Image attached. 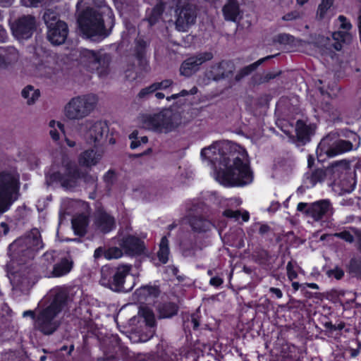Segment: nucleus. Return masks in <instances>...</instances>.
<instances>
[{
  "label": "nucleus",
  "mask_w": 361,
  "mask_h": 361,
  "mask_svg": "<svg viewBox=\"0 0 361 361\" xmlns=\"http://www.w3.org/2000/svg\"><path fill=\"white\" fill-rule=\"evenodd\" d=\"M325 177V171L317 168L307 171L304 174L302 183L305 187L310 189L314 187L317 183L323 181Z\"/></svg>",
  "instance_id": "nucleus-26"
},
{
  "label": "nucleus",
  "mask_w": 361,
  "mask_h": 361,
  "mask_svg": "<svg viewBox=\"0 0 361 361\" xmlns=\"http://www.w3.org/2000/svg\"><path fill=\"white\" fill-rule=\"evenodd\" d=\"M256 230H257L258 233L261 236H264L271 231V228L267 224L256 222L247 231L248 235H250L251 232H255Z\"/></svg>",
  "instance_id": "nucleus-41"
},
{
  "label": "nucleus",
  "mask_w": 361,
  "mask_h": 361,
  "mask_svg": "<svg viewBox=\"0 0 361 361\" xmlns=\"http://www.w3.org/2000/svg\"><path fill=\"white\" fill-rule=\"evenodd\" d=\"M8 39V34L6 29L0 25V42H4Z\"/></svg>",
  "instance_id": "nucleus-63"
},
{
  "label": "nucleus",
  "mask_w": 361,
  "mask_h": 361,
  "mask_svg": "<svg viewBox=\"0 0 361 361\" xmlns=\"http://www.w3.org/2000/svg\"><path fill=\"white\" fill-rule=\"evenodd\" d=\"M189 94V92L186 90H181L178 94H173L170 97H167V100H170L171 99H176L180 97H185Z\"/></svg>",
  "instance_id": "nucleus-61"
},
{
  "label": "nucleus",
  "mask_w": 361,
  "mask_h": 361,
  "mask_svg": "<svg viewBox=\"0 0 361 361\" xmlns=\"http://www.w3.org/2000/svg\"><path fill=\"white\" fill-rule=\"evenodd\" d=\"M161 293L159 286L147 284L137 288L135 294L139 302L142 303L151 304L154 302Z\"/></svg>",
  "instance_id": "nucleus-22"
},
{
  "label": "nucleus",
  "mask_w": 361,
  "mask_h": 361,
  "mask_svg": "<svg viewBox=\"0 0 361 361\" xmlns=\"http://www.w3.org/2000/svg\"><path fill=\"white\" fill-rule=\"evenodd\" d=\"M356 186V180L352 177L343 178L341 180V189L344 193L352 192Z\"/></svg>",
  "instance_id": "nucleus-42"
},
{
  "label": "nucleus",
  "mask_w": 361,
  "mask_h": 361,
  "mask_svg": "<svg viewBox=\"0 0 361 361\" xmlns=\"http://www.w3.org/2000/svg\"><path fill=\"white\" fill-rule=\"evenodd\" d=\"M119 245L125 253L130 256H140L145 252L146 249L142 240L130 234L124 236Z\"/></svg>",
  "instance_id": "nucleus-20"
},
{
  "label": "nucleus",
  "mask_w": 361,
  "mask_h": 361,
  "mask_svg": "<svg viewBox=\"0 0 361 361\" xmlns=\"http://www.w3.org/2000/svg\"><path fill=\"white\" fill-rule=\"evenodd\" d=\"M123 250L117 247H111L106 249L104 247H99L94 252V257L99 259L104 257L106 259L111 260L121 258L123 256Z\"/></svg>",
  "instance_id": "nucleus-29"
},
{
  "label": "nucleus",
  "mask_w": 361,
  "mask_h": 361,
  "mask_svg": "<svg viewBox=\"0 0 361 361\" xmlns=\"http://www.w3.org/2000/svg\"><path fill=\"white\" fill-rule=\"evenodd\" d=\"M274 42L283 45H292L295 42V37L290 34L280 33L274 37Z\"/></svg>",
  "instance_id": "nucleus-43"
},
{
  "label": "nucleus",
  "mask_w": 361,
  "mask_h": 361,
  "mask_svg": "<svg viewBox=\"0 0 361 361\" xmlns=\"http://www.w3.org/2000/svg\"><path fill=\"white\" fill-rule=\"evenodd\" d=\"M214 55L211 51L197 52L185 59L180 64V75L190 78L200 71V66L211 61Z\"/></svg>",
  "instance_id": "nucleus-17"
},
{
  "label": "nucleus",
  "mask_w": 361,
  "mask_h": 361,
  "mask_svg": "<svg viewBox=\"0 0 361 361\" xmlns=\"http://www.w3.org/2000/svg\"><path fill=\"white\" fill-rule=\"evenodd\" d=\"M331 202L328 200H322L312 203L306 210L307 215L314 221H320L331 214Z\"/></svg>",
  "instance_id": "nucleus-21"
},
{
  "label": "nucleus",
  "mask_w": 361,
  "mask_h": 361,
  "mask_svg": "<svg viewBox=\"0 0 361 361\" xmlns=\"http://www.w3.org/2000/svg\"><path fill=\"white\" fill-rule=\"evenodd\" d=\"M344 271L339 267L336 266L334 269H329L327 271V275L329 277H333L336 280H341L344 276Z\"/></svg>",
  "instance_id": "nucleus-49"
},
{
  "label": "nucleus",
  "mask_w": 361,
  "mask_h": 361,
  "mask_svg": "<svg viewBox=\"0 0 361 361\" xmlns=\"http://www.w3.org/2000/svg\"><path fill=\"white\" fill-rule=\"evenodd\" d=\"M188 322L190 323L193 330H197L200 325V317L197 314L193 313L190 315V319L188 320Z\"/></svg>",
  "instance_id": "nucleus-55"
},
{
  "label": "nucleus",
  "mask_w": 361,
  "mask_h": 361,
  "mask_svg": "<svg viewBox=\"0 0 361 361\" xmlns=\"http://www.w3.org/2000/svg\"><path fill=\"white\" fill-rule=\"evenodd\" d=\"M353 145L350 140H334L330 135L322 138L316 149L318 162L322 163L326 159L333 158L338 155L352 151Z\"/></svg>",
  "instance_id": "nucleus-9"
},
{
  "label": "nucleus",
  "mask_w": 361,
  "mask_h": 361,
  "mask_svg": "<svg viewBox=\"0 0 361 361\" xmlns=\"http://www.w3.org/2000/svg\"><path fill=\"white\" fill-rule=\"evenodd\" d=\"M274 56H268L264 58L260 59L257 60V61L244 66L243 68H240L239 71L236 73L235 76V80L236 81H240L242 80L244 77L250 75L253 71H255L262 63H264L265 61L273 58Z\"/></svg>",
  "instance_id": "nucleus-33"
},
{
  "label": "nucleus",
  "mask_w": 361,
  "mask_h": 361,
  "mask_svg": "<svg viewBox=\"0 0 361 361\" xmlns=\"http://www.w3.org/2000/svg\"><path fill=\"white\" fill-rule=\"evenodd\" d=\"M144 125L157 133L168 134L175 131L181 124V117L169 109L147 114L143 118Z\"/></svg>",
  "instance_id": "nucleus-4"
},
{
  "label": "nucleus",
  "mask_w": 361,
  "mask_h": 361,
  "mask_svg": "<svg viewBox=\"0 0 361 361\" xmlns=\"http://www.w3.org/2000/svg\"><path fill=\"white\" fill-rule=\"evenodd\" d=\"M332 38L334 41H339L343 43H347L351 40V35L346 31H336L332 34Z\"/></svg>",
  "instance_id": "nucleus-45"
},
{
  "label": "nucleus",
  "mask_w": 361,
  "mask_h": 361,
  "mask_svg": "<svg viewBox=\"0 0 361 361\" xmlns=\"http://www.w3.org/2000/svg\"><path fill=\"white\" fill-rule=\"evenodd\" d=\"M269 293L271 294L272 297H275L277 299L283 297V293L279 288L271 287L269 288Z\"/></svg>",
  "instance_id": "nucleus-60"
},
{
  "label": "nucleus",
  "mask_w": 361,
  "mask_h": 361,
  "mask_svg": "<svg viewBox=\"0 0 361 361\" xmlns=\"http://www.w3.org/2000/svg\"><path fill=\"white\" fill-rule=\"evenodd\" d=\"M94 222L103 233H108L116 228L114 217L108 214L103 208H99L96 211Z\"/></svg>",
  "instance_id": "nucleus-23"
},
{
  "label": "nucleus",
  "mask_w": 361,
  "mask_h": 361,
  "mask_svg": "<svg viewBox=\"0 0 361 361\" xmlns=\"http://www.w3.org/2000/svg\"><path fill=\"white\" fill-rule=\"evenodd\" d=\"M80 63L90 72H97L99 75L109 73L110 57L92 50L84 49L80 52Z\"/></svg>",
  "instance_id": "nucleus-13"
},
{
  "label": "nucleus",
  "mask_w": 361,
  "mask_h": 361,
  "mask_svg": "<svg viewBox=\"0 0 361 361\" xmlns=\"http://www.w3.org/2000/svg\"><path fill=\"white\" fill-rule=\"evenodd\" d=\"M222 215L228 219H233L235 221H238L240 218L241 212L240 210L226 209L223 212Z\"/></svg>",
  "instance_id": "nucleus-51"
},
{
  "label": "nucleus",
  "mask_w": 361,
  "mask_h": 361,
  "mask_svg": "<svg viewBox=\"0 0 361 361\" xmlns=\"http://www.w3.org/2000/svg\"><path fill=\"white\" fill-rule=\"evenodd\" d=\"M169 240L167 236L164 235L161 238L159 245V250L157 252V257L159 261L163 264H166L169 261Z\"/></svg>",
  "instance_id": "nucleus-36"
},
{
  "label": "nucleus",
  "mask_w": 361,
  "mask_h": 361,
  "mask_svg": "<svg viewBox=\"0 0 361 361\" xmlns=\"http://www.w3.org/2000/svg\"><path fill=\"white\" fill-rule=\"evenodd\" d=\"M340 23V28L345 30L348 32L352 28V25L349 20L347 19V18L343 15H341L338 18Z\"/></svg>",
  "instance_id": "nucleus-54"
},
{
  "label": "nucleus",
  "mask_w": 361,
  "mask_h": 361,
  "mask_svg": "<svg viewBox=\"0 0 361 361\" xmlns=\"http://www.w3.org/2000/svg\"><path fill=\"white\" fill-rule=\"evenodd\" d=\"M334 236L340 238L348 243H353L355 241V238L353 234L348 231H343L341 232L335 233Z\"/></svg>",
  "instance_id": "nucleus-47"
},
{
  "label": "nucleus",
  "mask_w": 361,
  "mask_h": 361,
  "mask_svg": "<svg viewBox=\"0 0 361 361\" xmlns=\"http://www.w3.org/2000/svg\"><path fill=\"white\" fill-rule=\"evenodd\" d=\"M36 18L31 15H22L10 22V28L13 36L17 39L31 38L37 30Z\"/></svg>",
  "instance_id": "nucleus-16"
},
{
  "label": "nucleus",
  "mask_w": 361,
  "mask_h": 361,
  "mask_svg": "<svg viewBox=\"0 0 361 361\" xmlns=\"http://www.w3.org/2000/svg\"><path fill=\"white\" fill-rule=\"evenodd\" d=\"M20 189L19 174L15 170L0 171V209L9 206L16 200Z\"/></svg>",
  "instance_id": "nucleus-10"
},
{
  "label": "nucleus",
  "mask_w": 361,
  "mask_h": 361,
  "mask_svg": "<svg viewBox=\"0 0 361 361\" xmlns=\"http://www.w3.org/2000/svg\"><path fill=\"white\" fill-rule=\"evenodd\" d=\"M18 59V51L13 47H0V68H6Z\"/></svg>",
  "instance_id": "nucleus-25"
},
{
  "label": "nucleus",
  "mask_w": 361,
  "mask_h": 361,
  "mask_svg": "<svg viewBox=\"0 0 361 361\" xmlns=\"http://www.w3.org/2000/svg\"><path fill=\"white\" fill-rule=\"evenodd\" d=\"M43 20L47 27V38L48 41L55 46L64 44L69 32L68 24L60 20L58 14L51 9L44 11Z\"/></svg>",
  "instance_id": "nucleus-8"
},
{
  "label": "nucleus",
  "mask_w": 361,
  "mask_h": 361,
  "mask_svg": "<svg viewBox=\"0 0 361 361\" xmlns=\"http://www.w3.org/2000/svg\"><path fill=\"white\" fill-rule=\"evenodd\" d=\"M43 0H20L21 4L25 7L37 8Z\"/></svg>",
  "instance_id": "nucleus-57"
},
{
  "label": "nucleus",
  "mask_w": 361,
  "mask_h": 361,
  "mask_svg": "<svg viewBox=\"0 0 361 361\" xmlns=\"http://www.w3.org/2000/svg\"><path fill=\"white\" fill-rule=\"evenodd\" d=\"M79 28L87 38L106 35L102 15L92 8L84 10L78 18Z\"/></svg>",
  "instance_id": "nucleus-7"
},
{
  "label": "nucleus",
  "mask_w": 361,
  "mask_h": 361,
  "mask_svg": "<svg viewBox=\"0 0 361 361\" xmlns=\"http://www.w3.org/2000/svg\"><path fill=\"white\" fill-rule=\"evenodd\" d=\"M205 206L203 202L197 201L192 202L188 209L186 219L194 233H206L215 226L210 220L203 216Z\"/></svg>",
  "instance_id": "nucleus-14"
},
{
  "label": "nucleus",
  "mask_w": 361,
  "mask_h": 361,
  "mask_svg": "<svg viewBox=\"0 0 361 361\" xmlns=\"http://www.w3.org/2000/svg\"><path fill=\"white\" fill-rule=\"evenodd\" d=\"M22 97L27 99V104H31L35 102L40 96V92L38 89H35L33 86L27 85L21 92Z\"/></svg>",
  "instance_id": "nucleus-38"
},
{
  "label": "nucleus",
  "mask_w": 361,
  "mask_h": 361,
  "mask_svg": "<svg viewBox=\"0 0 361 361\" xmlns=\"http://www.w3.org/2000/svg\"><path fill=\"white\" fill-rule=\"evenodd\" d=\"M96 104V97L92 94L73 97L65 106V115L71 120L82 119L94 110Z\"/></svg>",
  "instance_id": "nucleus-12"
},
{
  "label": "nucleus",
  "mask_w": 361,
  "mask_h": 361,
  "mask_svg": "<svg viewBox=\"0 0 361 361\" xmlns=\"http://www.w3.org/2000/svg\"><path fill=\"white\" fill-rule=\"evenodd\" d=\"M140 315L144 318L145 324L149 328H154L157 322L153 311L148 307H142L140 309Z\"/></svg>",
  "instance_id": "nucleus-40"
},
{
  "label": "nucleus",
  "mask_w": 361,
  "mask_h": 361,
  "mask_svg": "<svg viewBox=\"0 0 361 361\" xmlns=\"http://www.w3.org/2000/svg\"><path fill=\"white\" fill-rule=\"evenodd\" d=\"M166 8V3L162 0L152 8L150 12L147 15L146 20L150 26L156 25L162 16Z\"/></svg>",
  "instance_id": "nucleus-32"
},
{
  "label": "nucleus",
  "mask_w": 361,
  "mask_h": 361,
  "mask_svg": "<svg viewBox=\"0 0 361 361\" xmlns=\"http://www.w3.org/2000/svg\"><path fill=\"white\" fill-rule=\"evenodd\" d=\"M256 258L259 264L267 265L270 263L271 255L268 250L262 249L257 252Z\"/></svg>",
  "instance_id": "nucleus-44"
},
{
  "label": "nucleus",
  "mask_w": 361,
  "mask_h": 361,
  "mask_svg": "<svg viewBox=\"0 0 361 361\" xmlns=\"http://www.w3.org/2000/svg\"><path fill=\"white\" fill-rule=\"evenodd\" d=\"M295 133L296 141L304 145L310 141L314 130L310 126L307 125L303 121L298 120L296 122Z\"/></svg>",
  "instance_id": "nucleus-27"
},
{
  "label": "nucleus",
  "mask_w": 361,
  "mask_h": 361,
  "mask_svg": "<svg viewBox=\"0 0 361 361\" xmlns=\"http://www.w3.org/2000/svg\"><path fill=\"white\" fill-rule=\"evenodd\" d=\"M223 279L218 276L212 277L209 281V284L216 288L221 286L223 284Z\"/></svg>",
  "instance_id": "nucleus-59"
},
{
  "label": "nucleus",
  "mask_w": 361,
  "mask_h": 361,
  "mask_svg": "<svg viewBox=\"0 0 361 361\" xmlns=\"http://www.w3.org/2000/svg\"><path fill=\"white\" fill-rule=\"evenodd\" d=\"M109 342L112 345V348L109 352V355H108L106 351H104L107 360H115L117 357L118 351L120 350L123 351V353L126 354L125 357L129 356L128 354L126 353V351L128 350V348H123L121 345V340L117 334H112L109 338Z\"/></svg>",
  "instance_id": "nucleus-31"
},
{
  "label": "nucleus",
  "mask_w": 361,
  "mask_h": 361,
  "mask_svg": "<svg viewBox=\"0 0 361 361\" xmlns=\"http://www.w3.org/2000/svg\"><path fill=\"white\" fill-rule=\"evenodd\" d=\"M98 161L99 158L97 157V152L92 149L85 150L78 157V163L82 166H94Z\"/></svg>",
  "instance_id": "nucleus-34"
},
{
  "label": "nucleus",
  "mask_w": 361,
  "mask_h": 361,
  "mask_svg": "<svg viewBox=\"0 0 361 361\" xmlns=\"http://www.w3.org/2000/svg\"><path fill=\"white\" fill-rule=\"evenodd\" d=\"M68 300V295L66 292L56 293L51 303L37 314L34 323L35 329L44 335L54 334L60 325L55 318L67 307Z\"/></svg>",
  "instance_id": "nucleus-2"
},
{
  "label": "nucleus",
  "mask_w": 361,
  "mask_h": 361,
  "mask_svg": "<svg viewBox=\"0 0 361 361\" xmlns=\"http://www.w3.org/2000/svg\"><path fill=\"white\" fill-rule=\"evenodd\" d=\"M56 251H47L41 258L40 267L44 276L60 278L68 275L73 268L74 262L71 257H63L56 261Z\"/></svg>",
  "instance_id": "nucleus-6"
},
{
  "label": "nucleus",
  "mask_w": 361,
  "mask_h": 361,
  "mask_svg": "<svg viewBox=\"0 0 361 361\" xmlns=\"http://www.w3.org/2000/svg\"><path fill=\"white\" fill-rule=\"evenodd\" d=\"M130 271V266L121 265L111 267L107 265L101 269L100 283L114 292H121L124 288L126 276Z\"/></svg>",
  "instance_id": "nucleus-11"
},
{
  "label": "nucleus",
  "mask_w": 361,
  "mask_h": 361,
  "mask_svg": "<svg viewBox=\"0 0 361 361\" xmlns=\"http://www.w3.org/2000/svg\"><path fill=\"white\" fill-rule=\"evenodd\" d=\"M240 12V6L237 0H228L222 8L224 19L228 21L235 22Z\"/></svg>",
  "instance_id": "nucleus-30"
},
{
  "label": "nucleus",
  "mask_w": 361,
  "mask_h": 361,
  "mask_svg": "<svg viewBox=\"0 0 361 361\" xmlns=\"http://www.w3.org/2000/svg\"><path fill=\"white\" fill-rule=\"evenodd\" d=\"M353 231L354 235L356 238L357 250L361 253V229L353 228Z\"/></svg>",
  "instance_id": "nucleus-58"
},
{
  "label": "nucleus",
  "mask_w": 361,
  "mask_h": 361,
  "mask_svg": "<svg viewBox=\"0 0 361 361\" xmlns=\"http://www.w3.org/2000/svg\"><path fill=\"white\" fill-rule=\"evenodd\" d=\"M346 271L351 276L361 279V259L352 257L346 265Z\"/></svg>",
  "instance_id": "nucleus-37"
},
{
  "label": "nucleus",
  "mask_w": 361,
  "mask_h": 361,
  "mask_svg": "<svg viewBox=\"0 0 361 361\" xmlns=\"http://www.w3.org/2000/svg\"><path fill=\"white\" fill-rule=\"evenodd\" d=\"M156 92L152 84L150 85L142 88L137 94L138 99H145L149 95Z\"/></svg>",
  "instance_id": "nucleus-52"
},
{
  "label": "nucleus",
  "mask_w": 361,
  "mask_h": 361,
  "mask_svg": "<svg viewBox=\"0 0 361 361\" xmlns=\"http://www.w3.org/2000/svg\"><path fill=\"white\" fill-rule=\"evenodd\" d=\"M300 15L298 11H293L286 13L282 17V19L285 21H290V20L298 19V18H300Z\"/></svg>",
  "instance_id": "nucleus-56"
},
{
  "label": "nucleus",
  "mask_w": 361,
  "mask_h": 361,
  "mask_svg": "<svg viewBox=\"0 0 361 361\" xmlns=\"http://www.w3.org/2000/svg\"><path fill=\"white\" fill-rule=\"evenodd\" d=\"M150 41L143 37H137L134 40L132 55L137 62V68L142 73L150 71L149 56L148 54Z\"/></svg>",
  "instance_id": "nucleus-18"
},
{
  "label": "nucleus",
  "mask_w": 361,
  "mask_h": 361,
  "mask_svg": "<svg viewBox=\"0 0 361 361\" xmlns=\"http://www.w3.org/2000/svg\"><path fill=\"white\" fill-rule=\"evenodd\" d=\"M219 145V143L215 142L210 146L203 148L200 152L201 157L210 159L211 161H214L215 164H218L219 150H224V149H221Z\"/></svg>",
  "instance_id": "nucleus-35"
},
{
  "label": "nucleus",
  "mask_w": 361,
  "mask_h": 361,
  "mask_svg": "<svg viewBox=\"0 0 361 361\" xmlns=\"http://www.w3.org/2000/svg\"><path fill=\"white\" fill-rule=\"evenodd\" d=\"M173 82L172 80L165 79L161 80V82H153L152 85L154 86L155 92H157V90H165L169 88L173 85Z\"/></svg>",
  "instance_id": "nucleus-48"
},
{
  "label": "nucleus",
  "mask_w": 361,
  "mask_h": 361,
  "mask_svg": "<svg viewBox=\"0 0 361 361\" xmlns=\"http://www.w3.org/2000/svg\"><path fill=\"white\" fill-rule=\"evenodd\" d=\"M344 43L339 42V41H335L334 42H331V47L333 49V51H341L343 48V44Z\"/></svg>",
  "instance_id": "nucleus-62"
},
{
  "label": "nucleus",
  "mask_w": 361,
  "mask_h": 361,
  "mask_svg": "<svg viewBox=\"0 0 361 361\" xmlns=\"http://www.w3.org/2000/svg\"><path fill=\"white\" fill-rule=\"evenodd\" d=\"M62 170L56 171L49 175V180L52 183H59L65 190H71L78 186V180L85 182L93 180V178L87 173L82 171L75 163L70 160H63Z\"/></svg>",
  "instance_id": "nucleus-5"
},
{
  "label": "nucleus",
  "mask_w": 361,
  "mask_h": 361,
  "mask_svg": "<svg viewBox=\"0 0 361 361\" xmlns=\"http://www.w3.org/2000/svg\"><path fill=\"white\" fill-rule=\"evenodd\" d=\"M176 27L185 32L196 21L197 13L193 4L186 0H178L175 8Z\"/></svg>",
  "instance_id": "nucleus-15"
},
{
  "label": "nucleus",
  "mask_w": 361,
  "mask_h": 361,
  "mask_svg": "<svg viewBox=\"0 0 361 361\" xmlns=\"http://www.w3.org/2000/svg\"><path fill=\"white\" fill-rule=\"evenodd\" d=\"M334 1L335 0H321L316 13V18L318 20H322L326 17L327 13L333 6Z\"/></svg>",
  "instance_id": "nucleus-39"
},
{
  "label": "nucleus",
  "mask_w": 361,
  "mask_h": 361,
  "mask_svg": "<svg viewBox=\"0 0 361 361\" xmlns=\"http://www.w3.org/2000/svg\"><path fill=\"white\" fill-rule=\"evenodd\" d=\"M43 247L44 244L39 231L33 229L11 243L8 246V252L13 259L23 264L34 259Z\"/></svg>",
  "instance_id": "nucleus-3"
},
{
  "label": "nucleus",
  "mask_w": 361,
  "mask_h": 361,
  "mask_svg": "<svg viewBox=\"0 0 361 361\" xmlns=\"http://www.w3.org/2000/svg\"><path fill=\"white\" fill-rule=\"evenodd\" d=\"M137 135L138 132L137 130H134L129 135V138L132 140L130 145L132 149L137 148L141 145V142L140 141V139Z\"/></svg>",
  "instance_id": "nucleus-53"
},
{
  "label": "nucleus",
  "mask_w": 361,
  "mask_h": 361,
  "mask_svg": "<svg viewBox=\"0 0 361 361\" xmlns=\"http://www.w3.org/2000/svg\"><path fill=\"white\" fill-rule=\"evenodd\" d=\"M109 131V126L106 121H98L93 122L89 126L87 137L90 142L96 145L102 140L105 133Z\"/></svg>",
  "instance_id": "nucleus-24"
},
{
  "label": "nucleus",
  "mask_w": 361,
  "mask_h": 361,
  "mask_svg": "<svg viewBox=\"0 0 361 361\" xmlns=\"http://www.w3.org/2000/svg\"><path fill=\"white\" fill-rule=\"evenodd\" d=\"M327 39L328 42L319 47V52L323 56L334 59L336 55V53L334 51H333V49L331 47L329 39Z\"/></svg>",
  "instance_id": "nucleus-46"
},
{
  "label": "nucleus",
  "mask_w": 361,
  "mask_h": 361,
  "mask_svg": "<svg viewBox=\"0 0 361 361\" xmlns=\"http://www.w3.org/2000/svg\"><path fill=\"white\" fill-rule=\"evenodd\" d=\"M286 274L288 279L290 281H293L296 279L298 276L297 271L294 269V264L293 260H290L288 262L286 266Z\"/></svg>",
  "instance_id": "nucleus-50"
},
{
  "label": "nucleus",
  "mask_w": 361,
  "mask_h": 361,
  "mask_svg": "<svg viewBox=\"0 0 361 361\" xmlns=\"http://www.w3.org/2000/svg\"><path fill=\"white\" fill-rule=\"evenodd\" d=\"M156 310L159 319H168L178 314L179 307L173 302H163L158 304Z\"/></svg>",
  "instance_id": "nucleus-28"
},
{
  "label": "nucleus",
  "mask_w": 361,
  "mask_h": 361,
  "mask_svg": "<svg viewBox=\"0 0 361 361\" xmlns=\"http://www.w3.org/2000/svg\"><path fill=\"white\" fill-rule=\"evenodd\" d=\"M315 158L314 155L309 154L307 157V167L309 170H312L314 166Z\"/></svg>",
  "instance_id": "nucleus-64"
},
{
  "label": "nucleus",
  "mask_w": 361,
  "mask_h": 361,
  "mask_svg": "<svg viewBox=\"0 0 361 361\" xmlns=\"http://www.w3.org/2000/svg\"><path fill=\"white\" fill-rule=\"evenodd\" d=\"M235 64L231 60H221L212 64L205 71L207 78L213 81L226 79L233 75Z\"/></svg>",
  "instance_id": "nucleus-19"
},
{
  "label": "nucleus",
  "mask_w": 361,
  "mask_h": 361,
  "mask_svg": "<svg viewBox=\"0 0 361 361\" xmlns=\"http://www.w3.org/2000/svg\"><path fill=\"white\" fill-rule=\"evenodd\" d=\"M219 169L216 171L218 180L226 187H243L253 180V172L250 161L244 159L247 156L245 149L232 151L226 149L219 150Z\"/></svg>",
  "instance_id": "nucleus-1"
}]
</instances>
